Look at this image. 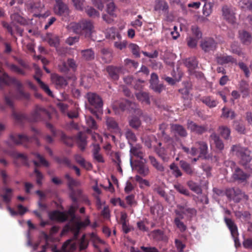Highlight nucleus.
Returning <instances> with one entry per match:
<instances>
[{
    "instance_id": "f257e3e1",
    "label": "nucleus",
    "mask_w": 252,
    "mask_h": 252,
    "mask_svg": "<svg viewBox=\"0 0 252 252\" xmlns=\"http://www.w3.org/2000/svg\"><path fill=\"white\" fill-rule=\"evenodd\" d=\"M4 85H13L17 88L18 95H15L10 92L8 94L4 95V100L6 104L12 108V115L17 123H22L27 120L35 122L51 119L50 113L44 108L37 105L31 113L29 118L25 114L16 112L14 110L13 99L21 98L29 99L30 94L28 93L24 92L23 90V85L19 80L15 77H10L6 73H4L0 76V87Z\"/></svg>"
},
{
    "instance_id": "f03ea898",
    "label": "nucleus",
    "mask_w": 252,
    "mask_h": 252,
    "mask_svg": "<svg viewBox=\"0 0 252 252\" xmlns=\"http://www.w3.org/2000/svg\"><path fill=\"white\" fill-rule=\"evenodd\" d=\"M182 150L187 154L195 156L199 154V158H207L208 152L207 143L203 141H198L194 143L190 150L189 148L181 145Z\"/></svg>"
},
{
    "instance_id": "7ed1b4c3",
    "label": "nucleus",
    "mask_w": 252,
    "mask_h": 252,
    "mask_svg": "<svg viewBox=\"0 0 252 252\" xmlns=\"http://www.w3.org/2000/svg\"><path fill=\"white\" fill-rule=\"evenodd\" d=\"M89 104L94 108H90V111L98 119L102 113L103 102L101 98L96 93L89 92L86 94Z\"/></svg>"
},
{
    "instance_id": "20e7f679",
    "label": "nucleus",
    "mask_w": 252,
    "mask_h": 252,
    "mask_svg": "<svg viewBox=\"0 0 252 252\" xmlns=\"http://www.w3.org/2000/svg\"><path fill=\"white\" fill-rule=\"evenodd\" d=\"M231 151L240 158L241 164L246 166L251 159V152L246 148L242 147L240 145H233L231 148Z\"/></svg>"
},
{
    "instance_id": "39448f33",
    "label": "nucleus",
    "mask_w": 252,
    "mask_h": 252,
    "mask_svg": "<svg viewBox=\"0 0 252 252\" xmlns=\"http://www.w3.org/2000/svg\"><path fill=\"white\" fill-rule=\"evenodd\" d=\"M72 28L75 33L84 34L87 37L91 35L93 26L90 21H85L74 24Z\"/></svg>"
},
{
    "instance_id": "423d86ee",
    "label": "nucleus",
    "mask_w": 252,
    "mask_h": 252,
    "mask_svg": "<svg viewBox=\"0 0 252 252\" xmlns=\"http://www.w3.org/2000/svg\"><path fill=\"white\" fill-rule=\"evenodd\" d=\"M224 220L228 228H229L231 234L233 238L235 246L236 247L240 246V243L238 238V228L236 224L231 219L224 217Z\"/></svg>"
},
{
    "instance_id": "0eeeda50",
    "label": "nucleus",
    "mask_w": 252,
    "mask_h": 252,
    "mask_svg": "<svg viewBox=\"0 0 252 252\" xmlns=\"http://www.w3.org/2000/svg\"><path fill=\"white\" fill-rule=\"evenodd\" d=\"M31 141H32V138L25 134H11L9 136V140L6 143L9 146H11L10 142L15 145L22 144L26 146L27 144Z\"/></svg>"
},
{
    "instance_id": "6e6552de",
    "label": "nucleus",
    "mask_w": 252,
    "mask_h": 252,
    "mask_svg": "<svg viewBox=\"0 0 252 252\" xmlns=\"http://www.w3.org/2000/svg\"><path fill=\"white\" fill-rule=\"evenodd\" d=\"M223 19L228 23L233 24L235 22V16L233 7L228 5H223L221 7Z\"/></svg>"
},
{
    "instance_id": "1a4fd4ad",
    "label": "nucleus",
    "mask_w": 252,
    "mask_h": 252,
    "mask_svg": "<svg viewBox=\"0 0 252 252\" xmlns=\"http://www.w3.org/2000/svg\"><path fill=\"white\" fill-rule=\"evenodd\" d=\"M56 3L54 5L55 13L60 16H66L69 14V9L66 4L63 0H55Z\"/></svg>"
},
{
    "instance_id": "9d476101",
    "label": "nucleus",
    "mask_w": 252,
    "mask_h": 252,
    "mask_svg": "<svg viewBox=\"0 0 252 252\" xmlns=\"http://www.w3.org/2000/svg\"><path fill=\"white\" fill-rule=\"evenodd\" d=\"M217 46V43L213 38H206L200 43V47L205 52L215 50Z\"/></svg>"
},
{
    "instance_id": "9b49d317",
    "label": "nucleus",
    "mask_w": 252,
    "mask_h": 252,
    "mask_svg": "<svg viewBox=\"0 0 252 252\" xmlns=\"http://www.w3.org/2000/svg\"><path fill=\"white\" fill-rule=\"evenodd\" d=\"M216 60L217 63L220 65L229 63L237 64V60L235 58L227 54L217 55L216 57Z\"/></svg>"
},
{
    "instance_id": "f8f14e48",
    "label": "nucleus",
    "mask_w": 252,
    "mask_h": 252,
    "mask_svg": "<svg viewBox=\"0 0 252 252\" xmlns=\"http://www.w3.org/2000/svg\"><path fill=\"white\" fill-rule=\"evenodd\" d=\"M188 127L192 132L198 135H201L207 131L206 125H198L192 121L188 122Z\"/></svg>"
},
{
    "instance_id": "ddd939ff",
    "label": "nucleus",
    "mask_w": 252,
    "mask_h": 252,
    "mask_svg": "<svg viewBox=\"0 0 252 252\" xmlns=\"http://www.w3.org/2000/svg\"><path fill=\"white\" fill-rule=\"evenodd\" d=\"M49 219L52 220L64 222L67 220V216L65 212L58 210L53 211L49 213Z\"/></svg>"
},
{
    "instance_id": "4468645a",
    "label": "nucleus",
    "mask_w": 252,
    "mask_h": 252,
    "mask_svg": "<svg viewBox=\"0 0 252 252\" xmlns=\"http://www.w3.org/2000/svg\"><path fill=\"white\" fill-rule=\"evenodd\" d=\"M106 70L111 79L114 81H117L119 78V75L122 70V67L109 65L106 67Z\"/></svg>"
},
{
    "instance_id": "2eb2a0df",
    "label": "nucleus",
    "mask_w": 252,
    "mask_h": 252,
    "mask_svg": "<svg viewBox=\"0 0 252 252\" xmlns=\"http://www.w3.org/2000/svg\"><path fill=\"white\" fill-rule=\"evenodd\" d=\"M151 235L153 239L157 242L161 241L167 243L168 241V236L165 234L163 231L160 229H156L151 232Z\"/></svg>"
},
{
    "instance_id": "dca6fc26",
    "label": "nucleus",
    "mask_w": 252,
    "mask_h": 252,
    "mask_svg": "<svg viewBox=\"0 0 252 252\" xmlns=\"http://www.w3.org/2000/svg\"><path fill=\"white\" fill-rule=\"evenodd\" d=\"M210 138L218 150L222 151L223 150L224 147V143L220 136L216 133L213 132L210 135Z\"/></svg>"
},
{
    "instance_id": "f3484780",
    "label": "nucleus",
    "mask_w": 252,
    "mask_h": 252,
    "mask_svg": "<svg viewBox=\"0 0 252 252\" xmlns=\"http://www.w3.org/2000/svg\"><path fill=\"white\" fill-rule=\"evenodd\" d=\"M51 79L57 89L63 88L66 86L68 84L67 80L63 77L58 74L53 75Z\"/></svg>"
},
{
    "instance_id": "a211bd4d",
    "label": "nucleus",
    "mask_w": 252,
    "mask_h": 252,
    "mask_svg": "<svg viewBox=\"0 0 252 252\" xmlns=\"http://www.w3.org/2000/svg\"><path fill=\"white\" fill-rule=\"evenodd\" d=\"M171 129L175 134H177L182 137H186L188 135L186 128L179 124H172L171 125Z\"/></svg>"
},
{
    "instance_id": "6ab92c4d",
    "label": "nucleus",
    "mask_w": 252,
    "mask_h": 252,
    "mask_svg": "<svg viewBox=\"0 0 252 252\" xmlns=\"http://www.w3.org/2000/svg\"><path fill=\"white\" fill-rule=\"evenodd\" d=\"M249 177V175L244 173L240 168L237 167L232 175L233 179L239 182L245 181Z\"/></svg>"
},
{
    "instance_id": "aec40b11",
    "label": "nucleus",
    "mask_w": 252,
    "mask_h": 252,
    "mask_svg": "<svg viewBox=\"0 0 252 252\" xmlns=\"http://www.w3.org/2000/svg\"><path fill=\"white\" fill-rule=\"evenodd\" d=\"M119 107L122 111L128 110L131 111L135 110L137 106L136 103L127 99L123 100L119 104Z\"/></svg>"
},
{
    "instance_id": "412c9836",
    "label": "nucleus",
    "mask_w": 252,
    "mask_h": 252,
    "mask_svg": "<svg viewBox=\"0 0 252 252\" xmlns=\"http://www.w3.org/2000/svg\"><path fill=\"white\" fill-rule=\"evenodd\" d=\"M200 100L210 108L216 107L219 103L218 101L212 96H204L200 98Z\"/></svg>"
},
{
    "instance_id": "4be33fe9",
    "label": "nucleus",
    "mask_w": 252,
    "mask_h": 252,
    "mask_svg": "<svg viewBox=\"0 0 252 252\" xmlns=\"http://www.w3.org/2000/svg\"><path fill=\"white\" fill-rule=\"evenodd\" d=\"M76 249L75 242L72 239L66 241L62 246V251L63 252H73Z\"/></svg>"
},
{
    "instance_id": "5701e85b",
    "label": "nucleus",
    "mask_w": 252,
    "mask_h": 252,
    "mask_svg": "<svg viewBox=\"0 0 252 252\" xmlns=\"http://www.w3.org/2000/svg\"><path fill=\"white\" fill-rule=\"evenodd\" d=\"M83 194L82 189H74L70 190L69 197L73 203L76 204L78 203V201L81 199Z\"/></svg>"
},
{
    "instance_id": "b1692460",
    "label": "nucleus",
    "mask_w": 252,
    "mask_h": 252,
    "mask_svg": "<svg viewBox=\"0 0 252 252\" xmlns=\"http://www.w3.org/2000/svg\"><path fill=\"white\" fill-rule=\"evenodd\" d=\"M105 35L107 38L112 40L117 39L118 40H121L122 38L121 34L114 28L107 29L106 31Z\"/></svg>"
},
{
    "instance_id": "393cba45",
    "label": "nucleus",
    "mask_w": 252,
    "mask_h": 252,
    "mask_svg": "<svg viewBox=\"0 0 252 252\" xmlns=\"http://www.w3.org/2000/svg\"><path fill=\"white\" fill-rule=\"evenodd\" d=\"M239 38L243 44L250 45L252 40L251 34L246 31H239Z\"/></svg>"
},
{
    "instance_id": "a878e982",
    "label": "nucleus",
    "mask_w": 252,
    "mask_h": 252,
    "mask_svg": "<svg viewBox=\"0 0 252 252\" xmlns=\"http://www.w3.org/2000/svg\"><path fill=\"white\" fill-rule=\"evenodd\" d=\"M106 125L108 129L110 131H118L119 130L118 124L113 118L109 117H106Z\"/></svg>"
},
{
    "instance_id": "bb28decb",
    "label": "nucleus",
    "mask_w": 252,
    "mask_h": 252,
    "mask_svg": "<svg viewBox=\"0 0 252 252\" xmlns=\"http://www.w3.org/2000/svg\"><path fill=\"white\" fill-rule=\"evenodd\" d=\"M33 78L37 81L39 84L40 88L49 96L54 97V95L50 89L49 86L42 82L40 79L36 75L33 76Z\"/></svg>"
},
{
    "instance_id": "cd10ccee",
    "label": "nucleus",
    "mask_w": 252,
    "mask_h": 252,
    "mask_svg": "<svg viewBox=\"0 0 252 252\" xmlns=\"http://www.w3.org/2000/svg\"><path fill=\"white\" fill-rule=\"evenodd\" d=\"M100 148L98 144H94V149L93 151V158L98 162L104 163V159L102 155L99 153Z\"/></svg>"
},
{
    "instance_id": "c85d7f7f",
    "label": "nucleus",
    "mask_w": 252,
    "mask_h": 252,
    "mask_svg": "<svg viewBox=\"0 0 252 252\" xmlns=\"http://www.w3.org/2000/svg\"><path fill=\"white\" fill-rule=\"evenodd\" d=\"M180 166L183 171L188 175H192L194 173V169L188 162L181 160L179 162Z\"/></svg>"
},
{
    "instance_id": "c756f323",
    "label": "nucleus",
    "mask_w": 252,
    "mask_h": 252,
    "mask_svg": "<svg viewBox=\"0 0 252 252\" xmlns=\"http://www.w3.org/2000/svg\"><path fill=\"white\" fill-rule=\"evenodd\" d=\"M149 159L151 165L158 171L162 172L165 170V168L162 164L160 163L156 158L153 156H149Z\"/></svg>"
},
{
    "instance_id": "7c9ffc66",
    "label": "nucleus",
    "mask_w": 252,
    "mask_h": 252,
    "mask_svg": "<svg viewBox=\"0 0 252 252\" xmlns=\"http://www.w3.org/2000/svg\"><path fill=\"white\" fill-rule=\"evenodd\" d=\"M80 53L83 60L89 61L94 59V52L92 49L81 50Z\"/></svg>"
},
{
    "instance_id": "2f4dec72",
    "label": "nucleus",
    "mask_w": 252,
    "mask_h": 252,
    "mask_svg": "<svg viewBox=\"0 0 252 252\" xmlns=\"http://www.w3.org/2000/svg\"><path fill=\"white\" fill-rule=\"evenodd\" d=\"M218 131L220 135L225 140H229L231 138V130L226 126H221L218 128Z\"/></svg>"
},
{
    "instance_id": "473e14b6",
    "label": "nucleus",
    "mask_w": 252,
    "mask_h": 252,
    "mask_svg": "<svg viewBox=\"0 0 252 252\" xmlns=\"http://www.w3.org/2000/svg\"><path fill=\"white\" fill-rule=\"evenodd\" d=\"M2 190L5 193L3 194H1L0 196L2 198L3 202L6 204H8L10 202L12 197L13 190L11 189L6 187L3 188Z\"/></svg>"
},
{
    "instance_id": "72a5a7b5",
    "label": "nucleus",
    "mask_w": 252,
    "mask_h": 252,
    "mask_svg": "<svg viewBox=\"0 0 252 252\" xmlns=\"http://www.w3.org/2000/svg\"><path fill=\"white\" fill-rule=\"evenodd\" d=\"M64 177L67 180V184L69 190L74 189V187H78L80 185V182L79 181L72 178L69 174H66Z\"/></svg>"
},
{
    "instance_id": "f704fd0d",
    "label": "nucleus",
    "mask_w": 252,
    "mask_h": 252,
    "mask_svg": "<svg viewBox=\"0 0 252 252\" xmlns=\"http://www.w3.org/2000/svg\"><path fill=\"white\" fill-rule=\"evenodd\" d=\"M77 143L82 151L85 150L87 145L86 136L85 134L82 132L79 133L77 138Z\"/></svg>"
},
{
    "instance_id": "c9c22d12",
    "label": "nucleus",
    "mask_w": 252,
    "mask_h": 252,
    "mask_svg": "<svg viewBox=\"0 0 252 252\" xmlns=\"http://www.w3.org/2000/svg\"><path fill=\"white\" fill-rule=\"evenodd\" d=\"M155 151L163 162L168 161L169 157L167 156L166 150L164 147H157Z\"/></svg>"
},
{
    "instance_id": "e433bc0d",
    "label": "nucleus",
    "mask_w": 252,
    "mask_h": 252,
    "mask_svg": "<svg viewBox=\"0 0 252 252\" xmlns=\"http://www.w3.org/2000/svg\"><path fill=\"white\" fill-rule=\"evenodd\" d=\"M154 9L156 11H166L168 9V5L164 0H156Z\"/></svg>"
},
{
    "instance_id": "4c0bfd02",
    "label": "nucleus",
    "mask_w": 252,
    "mask_h": 252,
    "mask_svg": "<svg viewBox=\"0 0 252 252\" xmlns=\"http://www.w3.org/2000/svg\"><path fill=\"white\" fill-rule=\"evenodd\" d=\"M101 58L105 63H110L112 59V54L109 49L103 48L100 51Z\"/></svg>"
},
{
    "instance_id": "58836bf2",
    "label": "nucleus",
    "mask_w": 252,
    "mask_h": 252,
    "mask_svg": "<svg viewBox=\"0 0 252 252\" xmlns=\"http://www.w3.org/2000/svg\"><path fill=\"white\" fill-rule=\"evenodd\" d=\"M130 146V152L131 154L137 158H139L140 159H143V153L141 150V147L140 145L133 146V145Z\"/></svg>"
},
{
    "instance_id": "ea45409f",
    "label": "nucleus",
    "mask_w": 252,
    "mask_h": 252,
    "mask_svg": "<svg viewBox=\"0 0 252 252\" xmlns=\"http://www.w3.org/2000/svg\"><path fill=\"white\" fill-rule=\"evenodd\" d=\"M187 185L189 189L197 194L202 193V189L200 186L193 181H189L187 183Z\"/></svg>"
},
{
    "instance_id": "a19ab883",
    "label": "nucleus",
    "mask_w": 252,
    "mask_h": 252,
    "mask_svg": "<svg viewBox=\"0 0 252 252\" xmlns=\"http://www.w3.org/2000/svg\"><path fill=\"white\" fill-rule=\"evenodd\" d=\"M136 98L142 102H144L147 104H150V100L149 93L145 92H140L136 94Z\"/></svg>"
},
{
    "instance_id": "79ce46f5",
    "label": "nucleus",
    "mask_w": 252,
    "mask_h": 252,
    "mask_svg": "<svg viewBox=\"0 0 252 252\" xmlns=\"http://www.w3.org/2000/svg\"><path fill=\"white\" fill-rule=\"evenodd\" d=\"M104 2L107 3V12L112 16V17H116V15L115 13L116 7L114 3L112 0H104Z\"/></svg>"
},
{
    "instance_id": "37998d69",
    "label": "nucleus",
    "mask_w": 252,
    "mask_h": 252,
    "mask_svg": "<svg viewBox=\"0 0 252 252\" xmlns=\"http://www.w3.org/2000/svg\"><path fill=\"white\" fill-rule=\"evenodd\" d=\"M174 188L178 192L186 196H189L190 195L189 190L181 184L178 183L175 184Z\"/></svg>"
},
{
    "instance_id": "c03bdc74",
    "label": "nucleus",
    "mask_w": 252,
    "mask_h": 252,
    "mask_svg": "<svg viewBox=\"0 0 252 252\" xmlns=\"http://www.w3.org/2000/svg\"><path fill=\"white\" fill-rule=\"evenodd\" d=\"M235 117V115L234 111L226 107H223L222 109V114L221 115V118L225 119L230 118L231 119H233Z\"/></svg>"
},
{
    "instance_id": "a18cd8bd",
    "label": "nucleus",
    "mask_w": 252,
    "mask_h": 252,
    "mask_svg": "<svg viewBox=\"0 0 252 252\" xmlns=\"http://www.w3.org/2000/svg\"><path fill=\"white\" fill-rule=\"evenodd\" d=\"M231 192H233L234 196L233 199L236 202H239L242 198L245 196L244 193L239 189H233L231 190Z\"/></svg>"
},
{
    "instance_id": "49530a36",
    "label": "nucleus",
    "mask_w": 252,
    "mask_h": 252,
    "mask_svg": "<svg viewBox=\"0 0 252 252\" xmlns=\"http://www.w3.org/2000/svg\"><path fill=\"white\" fill-rule=\"evenodd\" d=\"M169 168L172 170V173L175 178H177L183 175L182 172L175 163H172L170 165Z\"/></svg>"
},
{
    "instance_id": "de8ad7c7",
    "label": "nucleus",
    "mask_w": 252,
    "mask_h": 252,
    "mask_svg": "<svg viewBox=\"0 0 252 252\" xmlns=\"http://www.w3.org/2000/svg\"><path fill=\"white\" fill-rule=\"evenodd\" d=\"M78 207L79 205L78 203L76 204L73 203V204L69 207L68 210L65 213L66 214L67 216H70L72 220H74L75 218V212Z\"/></svg>"
},
{
    "instance_id": "09e8293b",
    "label": "nucleus",
    "mask_w": 252,
    "mask_h": 252,
    "mask_svg": "<svg viewBox=\"0 0 252 252\" xmlns=\"http://www.w3.org/2000/svg\"><path fill=\"white\" fill-rule=\"evenodd\" d=\"M137 168L138 173L143 177H146L149 174V167L144 164H139Z\"/></svg>"
},
{
    "instance_id": "8fccbe9b",
    "label": "nucleus",
    "mask_w": 252,
    "mask_h": 252,
    "mask_svg": "<svg viewBox=\"0 0 252 252\" xmlns=\"http://www.w3.org/2000/svg\"><path fill=\"white\" fill-rule=\"evenodd\" d=\"M186 66L190 69H193L198 66V62L194 57H191L188 59L186 62Z\"/></svg>"
},
{
    "instance_id": "3c124183",
    "label": "nucleus",
    "mask_w": 252,
    "mask_h": 252,
    "mask_svg": "<svg viewBox=\"0 0 252 252\" xmlns=\"http://www.w3.org/2000/svg\"><path fill=\"white\" fill-rule=\"evenodd\" d=\"M128 47L135 57H140V48L137 44L130 43L128 45Z\"/></svg>"
},
{
    "instance_id": "603ef678",
    "label": "nucleus",
    "mask_w": 252,
    "mask_h": 252,
    "mask_svg": "<svg viewBox=\"0 0 252 252\" xmlns=\"http://www.w3.org/2000/svg\"><path fill=\"white\" fill-rule=\"evenodd\" d=\"M125 135L130 146L132 145L133 142L137 141V138L135 134L130 129H127L126 131Z\"/></svg>"
},
{
    "instance_id": "864d4df0",
    "label": "nucleus",
    "mask_w": 252,
    "mask_h": 252,
    "mask_svg": "<svg viewBox=\"0 0 252 252\" xmlns=\"http://www.w3.org/2000/svg\"><path fill=\"white\" fill-rule=\"evenodd\" d=\"M135 181L139 184V187L141 189H143L144 186L146 187L150 186V182L148 180L143 179L139 175H136L135 177Z\"/></svg>"
},
{
    "instance_id": "5fc2aeb1",
    "label": "nucleus",
    "mask_w": 252,
    "mask_h": 252,
    "mask_svg": "<svg viewBox=\"0 0 252 252\" xmlns=\"http://www.w3.org/2000/svg\"><path fill=\"white\" fill-rule=\"evenodd\" d=\"M90 224V220L88 217H87L84 221L77 222L76 224V228L77 232L75 234V236L77 235L79 231V230L82 228L85 227Z\"/></svg>"
},
{
    "instance_id": "6e6d98bb",
    "label": "nucleus",
    "mask_w": 252,
    "mask_h": 252,
    "mask_svg": "<svg viewBox=\"0 0 252 252\" xmlns=\"http://www.w3.org/2000/svg\"><path fill=\"white\" fill-rule=\"evenodd\" d=\"M180 220V218L176 217L174 219V223L180 231L183 232L186 230L187 226Z\"/></svg>"
},
{
    "instance_id": "4d7b16f0",
    "label": "nucleus",
    "mask_w": 252,
    "mask_h": 252,
    "mask_svg": "<svg viewBox=\"0 0 252 252\" xmlns=\"http://www.w3.org/2000/svg\"><path fill=\"white\" fill-rule=\"evenodd\" d=\"M15 157L16 158H20L22 161V163H23V165L27 166H30L28 158L26 155L22 154V153H17L15 154Z\"/></svg>"
},
{
    "instance_id": "13d9d810",
    "label": "nucleus",
    "mask_w": 252,
    "mask_h": 252,
    "mask_svg": "<svg viewBox=\"0 0 252 252\" xmlns=\"http://www.w3.org/2000/svg\"><path fill=\"white\" fill-rule=\"evenodd\" d=\"M86 12L88 16L91 17H98L99 16V12L91 6H88L86 8Z\"/></svg>"
},
{
    "instance_id": "bf43d9fd",
    "label": "nucleus",
    "mask_w": 252,
    "mask_h": 252,
    "mask_svg": "<svg viewBox=\"0 0 252 252\" xmlns=\"http://www.w3.org/2000/svg\"><path fill=\"white\" fill-rule=\"evenodd\" d=\"M212 5L209 3H206L203 8V14L206 17L209 16L212 12Z\"/></svg>"
},
{
    "instance_id": "052dcab7",
    "label": "nucleus",
    "mask_w": 252,
    "mask_h": 252,
    "mask_svg": "<svg viewBox=\"0 0 252 252\" xmlns=\"http://www.w3.org/2000/svg\"><path fill=\"white\" fill-rule=\"evenodd\" d=\"M48 43L51 46L57 48L60 44V38L57 36H54L49 38Z\"/></svg>"
},
{
    "instance_id": "680f3d73",
    "label": "nucleus",
    "mask_w": 252,
    "mask_h": 252,
    "mask_svg": "<svg viewBox=\"0 0 252 252\" xmlns=\"http://www.w3.org/2000/svg\"><path fill=\"white\" fill-rule=\"evenodd\" d=\"M56 160L58 163L65 164L68 167L71 165L70 160L66 157H57Z\"/></svg>"
},
{
    "instance_id": "e2e57ef3",
    "label": "nucleus",
    "mask_w": 252,
    "mask_h": 252,
    "mask_svg": "<svg viewBox=\"0 0 252 252\" xmlns=\"http://www.w3.org/2000/svg\"><path fill=\"white\" fill-rule=\"evenodd\" d=\"M9 67L10 70L14 72H16L22 75H26V72L22 69L19 67L17 65L14 64H10L9 65Z\"/></svg>"
},
{
    "instance_id": "0e129e2a",
    "label": "nucleus",
    "mask_w": 252,
    "mask_h": 252,
    "mask_svg": "<svg viewBox=\"0 0 252 252\" xmlns=\"http://www.w3.org/2000/svg\"><path fill=\"white\" fill-rule=\"evenodd\" d=\"M62 140L68 146H72L73 144V140L72 138L67 137L64 133H62L61 136Z\"/></svg>"
},
{
    "instance_id": "69168bd1",
    "label": "nucleus",
    "mask_w": 252,
    "mask_h": 252,
    "mask_svg": "<svg viewBox=\"0 0 252 252\" xmlns=\"http://www.w3.org/2000/svg\"><path fill=\"white\" fill-rule=\"evenodd\" d=\"M129 124L131 127L136 129L140 126L141 122L138 118L133 117L129 121Z\"/></svg>"
},
{
    "instance_id": "338daca9",
    "label": "nucleus",
    "mask_w": 252,
    "mask_h": 252,
    "mask_svg": "<svg viewBox=\"0 0 252 252\" xmlns=\"http://www.w3.org/2000/svg\"><path fill=\"white\" fill-rule=\"evenodd\" d=\"M184 215L189 216L190 218H192L196 215V210L193 208H187L185 211H182Z\"/></svg>"
},
{
    "instance_id": "774afa93",
    "label": "nucleus",
    "mask_w": 252,
    "mask_h": 252,
    "mask_svg": "<svg viewBox=\"0 0 252 252\" xmlns=\"http://www.w3.org/2000/svg\"><path fill=\"white\" fill-rule=\"evenodd\" d=\"M150 88L156 93L160 94L164 89V87L162 84L157 83L150 86Z\"/></svg>"
}]
</instances>
